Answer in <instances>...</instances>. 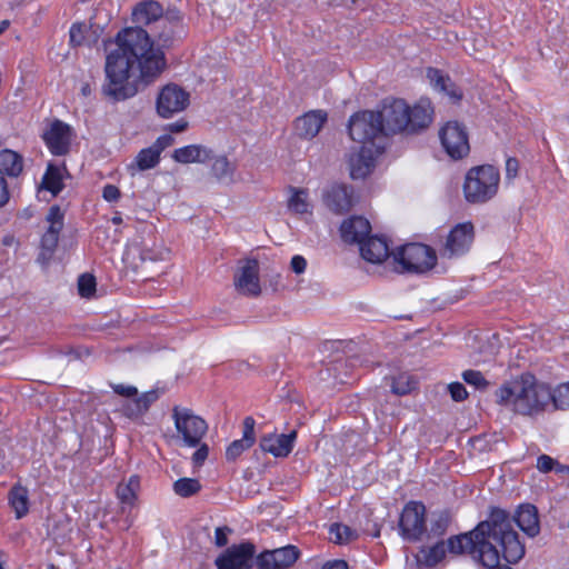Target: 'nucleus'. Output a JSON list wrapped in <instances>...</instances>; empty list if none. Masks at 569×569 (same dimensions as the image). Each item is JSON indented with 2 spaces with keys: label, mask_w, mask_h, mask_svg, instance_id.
I'll use <instances>...</instances> for the list:
<instances>
[{
  "label": "nucleus",
  "mask_w": 569,
  "mask_h": 569,
  "mask_svg": "<svg viewBox=\"0 0 569 569\" xmlns=\"http://www.w3.org/2000/svg\"><path fill=\"white\" fill-rule=\"evenodd\" d=\"M116 43L118 48L107 56L103 93L120 101L136 94L139 80L148 82L157 78L166 68V59L140 27L121 30Z\"/></svg>",
  "instance_id": "f257e3e1"
},
{
  "label": "nucleus",
  "mask_w": 569,
  "mask_h": 569,
  "mask_svg": "<svg viewBox=\"0 0 569 569\" xmlns=\"http://www.w3.org/2000/svg\"><path fill=\"white\" fill-rule=\"evenodd\" d=\"M446 542L447 552L452 556L470 555L480 560V555L493 542L499 545L502 557L509 563L518 562L525 555V546L512 529L508 513L502 509H492L489 518L473 530L450 537Z\"/></svg>",
  "instance_id": "f03ea898"
},
{
  "label": "nucleus",
  "mask_w": 569,
  "mask_h": 569,
  "mask_svg": "<svg viewBox=\"0 0 569 569\" xmlns=\"http://www.w3.org/2000/svg\"><path fill=\"white\" fill-rule=\"evenodd\" d=\"M497 402L515 413L535 416L542 412L551 400V389L532 375L525 373L502 385L496 391Z\"/></svg>",
  "instance_id": "7ed1b4c3"
},
{
  "label": "nucleus",
  "mask_w": 569,
  "mask_h": 569,
  "mask_svg": "<svg viewBox=\"0 0 569 569\" xmlns=\"http://www.w3.org/2000/svg\"><path fill=\"white\" fill-rule=\"evenodd\" d=\"M377 112L385 134L417 133L431 123L433 108L428 99L412 107L403 99H386Z\"/></svg>",
  "instance_id": "20e7f679"
},
{
  "label": "nucleus",
  "mask_w": 569,
  "mask_h": 569,
  "mask_svg": "<svg viewBox=\"0 0 569 569\" xmlns=\"http://www.w3.org/2000/svg\"><path fill=\"white\" fill-rule=\"evenodd\" d=\"M499 170L490 164L471 168L465 178L463 194L469 203H486L498 192Z\"/></svg>",
  "instance_id": "39448f33"
},
{
  "label": "nucleus",
  "mask_w": 569,
  "mask_h": 569,
  "mask_svg": "<svg viewBox=\"0 0 569 569\" xmlns=\"http://www.w3.org/2000/svg\"><path fill=\"white\" fill-rule=\"evenodd\" d=\"M172 419L178 437L187 447H198L208 431V423L189 408L174 406Z\"/></svg>",
  "instance_id": "423d86ee"
},
{
  "label": "nucleus",
  "mask_w": 569,
  "mask_h": 569,
  "mask_svg": "<svg viewBox=\"0 0 569 569\" xmlns=\"http://www.w3.org/2000/svg\"><path fill=\"white\" fill-rule=\"evenodd\" d=\"M393 260L399 264L401 271L423 273L435 267L437 256L429 246L409 243L395 252Z\"/></svg>",
  "instance_id": "0eeeda50"
},
{
  "label": "nucleus",
  "mask_w": 569,
  "mask_h": 569,
  "mask_svg": "<svg viewBox=\"0 0 569 569\" xmlns=\"http://www.w3.org/2000/svg\"><path fill=\"white\" fill-rule=\"evenodd\" d=\"M349 136L350 138L363 144H378L376 139L385 134L378 112L361 111L355 113L349 119Z\"/></svg>",
  "instance_id": "6e6552de"
},
{
  "label": "nucleus",
  "mask_w": 569,
  "mask_h": 569,
  "mask_svg": "<svg viewBox=\"0 0 569 569\" xmlns=\"http://www.w3.org/2000/svg\"><path fill=\"white\" fill-rule=\"evenodd\" d=\"M441 144L447 154L455 159H462L470 151L466 127L458 121H448L439 131Z\"/></svg>",
  "instance_id": "1a4fd4ad"
},
{
  "label": "nucleus",
  "mask_w": 569,
  "mask_h": 569,
  "mask_svg": "<svg viewBox=\"0 0 569 569\" xmlns=\"http://www.w3.org/2000/svg\"><path fill=\"white\" fill-rule=\"evenodd\" d=\"M399 529L401 536L417 541L426 531V507L418 501L408 502L400 515Z\"/></svg>",
  "instance_id": "9d476101"
},
{
  "label": "nucleus",
  "mask_w": 569,
  "mask_h": 569,
  "mask_svg": "<svg viewBox=\"0 0 569 569\" xmlns=\"http://www.w3.org/2000/svg\"><path fill=\"white\" fill-rule=\"evenodd\" d=\"M190 102L189 93L177 84L164 86L157 98V113L164 119L183 111Z\"/></svg>",
  "instance_id": "9b49d317"
},
{
  "label": "nucleus",
  "mask_w": 569,
  "mask_h": 569,
  "mask_svg": "<svg viewBox=\"0 0 569 569\" xmlns=\"http://www.w3.org/2000/svg\"><path fill=\"white\" fill-rule=\"evenodd\" d=\"M380 144H361L349 156V168L352 179H363L375 168L376 158L382 152Z\"/></svg>",
  "instance_id": "f8f14e48"
},
{
  "label": "nucleus",
  "mask_w": 569,
  "mask_h": 569,
  "mask_svg": "<svg viewBox=\"0 0 569 569\" xmlns=\"http://www.w3.org/2000/svg\"><path fill=\"white\" fill-rule=\"evenodd\" d=\"M254 552L250 542L233 545L216 559V566L218 569H250Z\"/></svg>",
  "instance_id": "ddd939ff"
},
{
  "label": "nucleus",
  "mask_w": 569,
  "mask_h": 569,
  "mask_svg": "<svg viewBox=\"0 0 569 569\" xmlns=\"http://www.w3.org/2000/svg\"><path fill=\"white\" fill-rule=\"evenodd\" d=\"M473 241V226L470 222L458 223L449 232L441 256L453 258L466 253Z\"/></svg>",
  "instance_id": "4468645a"
},
{
  "label": "nucleus",
  "mask_w": 569,
  "mask_h": 569,
  "mask_svg": "<svg viewBox=\"0 0 569 569\" xmlns=\"http://www.w3.org/2000/svg\"><path fill=\"white\" fill-rule=\"evenodd\" d=\"M299 550L295 546H286L274 550H267L257 558L259 569H288L298 559Z\"/></svg>",
  "instance_id": "2eb2a0df"
},
{
  "label": "nucleus",
  "mask_w": 569,
  "mask_h": 569,
  "mask_svg": "<svg viewBox=\"0 0 569 569\" xmlns=\"http://www.w3.org/2000/svg\"><path fill=\"white\" fill-rule=\"evenodd\" d=\"M236 289L244 296L257 297L261 292L259 281V264L254 259H248L234 276Z\"/></svg>",
  "instance_id": "dca6fc26"
},
{
  "label": "nucleus",
  "mask_w": 569,
  "mask_h": 569,
  "mask_svg": "<svg viewBox=\"0 0 569 569\" xmlns=\"http://www.w3.org/2000/svg\"><path fill=\"white\" fill-rule=\"evenodd\" d=\"M43 139L52 154L64 156L70 149L72 129L69 124L56 120L43 133Z\"/></svg>",
  "instance_id": "f3484780"
},
{
  "label": "nucleus",
  "mask_w": 569,
  "mask_h": 569,
  "mask_svg": "<svg viewBox=\"0 0 569 569\" xmlns=\"http://www.w3.org/2000/svg\"><path fill=\"white\" fill-rule=\"evenodd\" d=\"M327 120L328 113L325 110H311L296 119L295 129L300 138L310 140L320 132Z\"/></svg>",
  "instance_id": "a211bd4d"
},
{
  "label": "nucleus",
  "mask_w": 569,
  "mask_h": 569,
  "mask_svg": "<svg viewBox=\"0 0 569 569\" xmlns=\"http://www.w3.org/2000/svg\"><path fill=\"white\" fill-rule=\"evenodd\" d=\"M323 201L328 209L335 213L348 212L355 203L353 190L351 187L343 184L332 186L325 192Z\"/></svg>",
  "instance_id": "6ab92c4d"
},
{
  "label": "nucleus",
  "mask_w": 569,
  "mask_h": 569,
  "mask_svg": "<svg viewBox=\"0 0 569 569\" xmlns=\"http://www.w3.org/2000/svg\"><path fill=\"white\" fill-rule=\"evenodd\" d=\"M296 436V431L289 435H264L261 437L259 446L262 451L271 453L274 457H287L292 451Z\"/></svg>",
  "instance_id": "aec40b11"
},
{
  "label": "nucleus",
  "mask_w": 569,
  "mask_h": 569,
  "mask_svg": "<svg viewBox=\"0 0 569 569\" xmlns=\"http://www.w3.org/2000/svg\"><path fill=\"white\" fill-rule=\"evenodd\" d=\"M371 231L370 222L363 217H351L345 220L340 227L343 241L361 246Z\"/></svg>",
  "instance_id": "412c9836"
},
{
  "label": "nucleus",
  "mask_w": 569,
  "mask_h": 569,
  "mask_svg": "<svg viewBox=\"0 0 569 569\" xmlns=\"http://www.w3.org/2000/svg\"><path fill=\"white\" fill-rule=\"evenodd\" d=\"M256 420L252 417H246L243 420V430L241 439L233 440L226 450V459L236 461L246 450L256 442Z\"/></svg>",
  "instance_id": "4be33fe9"
},
{
  "label": "nucleus",
  "mask_w": 569,
  "mask_h": 569,
  "mask_svg": "<svg viewBox=\"0 0 569 569\" xmlns=\"http://www.w3.org/2000/svg\"><path fill=\"white\" fill-rule=\"evenodd\" d=\"M171 158L182 164L208 163L212 158V149L208 146L193 143L176 149Z\"/></svg>",
  "instance_id": "5701e85b"
},
{
  "label": "nucleus",
  "mask_w": 569,
  "mask_h": 569,
  "mask_svg": "<svg viewBox=\"0 0 569 569\" xmlns=\"http://www.w3.org/2000/svg\"><path fill=\"white\" fill-rule=\"evenodd\" d=\"M159 398L157 390L147 391L140 396L130 398L122 405L121 411L130 419L142 417Z\"/></svg>",
  "instance_id": "b1692460"
},
{
  "label": "nucleus",
  "mask_w": 569,
  "mask_h": 569,
  "mask_svg": "<svg viewBox=\"0 0 569 569\" xmlns=\"http://www.w3.org/2000/svg\"><path fill=\"white\" fill-rule=\"evenodd\" d=\"M518 527L530 538L540 532L538 510L533 505L519 506L513 517Z\"/></svg>",
  "instance_id": "393cba45"
},
{
  "label": "nucleus",
  "mask_w": 569,
  "mask_h": 569,
  "mask_svg": "<svg viewBox=\"0 0 569 569\" xmlns=\"http://www.w3.org/2000/svg\"><path fill=\"white\" fill-rule=\"evenodd\" d=\"M208 163H210L211 176L218 182L232 183L234 181L237 166L226 154H216L212 150V158Z\"/></svg>",
  "instance_id": "a878e982"
},
{
  "label": "nucleus",
  "mask_w": 569,
  "mask_h": 569,
  "mask_svg": "<svg viewBox=\"0 0 569 569\" xmlns=\"http://www.w3.org/2000/svg\"><path fill=\"white\" fill-rule=\"evenodd\" d=\"M360 252L365 260L372 263H381L389 257V246L383 238L368 237L367 240L361 243Z\"/></svg>",
  "instance_id": "bb28decb"
},
{
  "label": "nucleus",
  "mask_w": 569,
  "mask_h": 569,
  "mask_svg": "<svg viewBox=\"0 0 569 569\" xmlns=\"http://www.w3.org/2000/svg\"><path fill=\"white\" fill-rule=\"evenodd\" d=\"M427 78L435 90L446 93L452 101L456 102L462 98L461 91L440 70L429 68L427 70Z\"/></svg>",
  "instance_id": "cd10ccee"
},
{
  "label": "nucleus",
  "mask_w": 569,
  "mask_h": 569,
  "mask_svg": "<svg viewBox=\"0 0 569 569\" xmlns=\"http://www.w3.org/2000/svg\"><path fill=\"white\" fill-rule=\"evenodd\" d=\"M163 14L161 4L153 0L138 3L132 11V19L139 24H149L160 19Z\"/></svg>",
  "instance_id": "c85d7f7f"
},
{
  "label": "nucleus",
  "mask_w": 569,
  "mask_h": 569,
  "mask_svg": "<svg viewBox=\"0 0 569 569\" xmlns=\"http://www.w3.org/2000/svg\"><path fill=\"white\" fill-rule=\"evenodd\" d=\"M23 170V158L10 149L0 150V174L16 178Z\"/></svg>",
  "instance_id": "c756f323"
},
{
  "label": "nucleus",
  "mask_w": 569,
  "mask_h": 569,
  "mask_svg": "<svg viewBox=\"0 0 569 569\" xmlns=\"http://www.w3.org/2000/svg\"><path fill=\"white\" fill-rule=\"evenodd\" d=\"M446 542L442 540L432 546L421 547L416 558L418 565L431 568L441 562L446 558Z\"/></svg>",
  "instance_id": "7c9ffc66"
},
{
  "label": "nucleus",
  "mask_w": 569,
  "mask_h": 569,
  "mask_svg": "<svg viewBox=\"0 0 569 569\" xmlns=\"http://www.w3.org/2000/svg\"><path fill=\"white\" fill-rule=\"evenodd\" d=\"M140 490V478L138 476H131L128 481L120 482L117 486V498L119 499L120 503L122 505V509H126L127 507L131 508L133 507L137 498L138 492Z\"/></svg>",
  "instance_id": "2f4dec72"
},
{
  "label": "nucleus",
  "mask_w": 569,
  "mask_h": 569,
  "mask_svg": "<svg viewBox=\"0 0 569 569\" xmlns=\"http://www.w3.org/2000/svg\"><path fill=\"white\" fill-rule=\"evenodd\" d=\"M64 166L49 164L42 178V188L57 196L63 189Z\"/></svg>",
  "instance_id": "473e14b6"
},
{
  "label": "nucleus",
  "mask_w": 569,
  "mask_h": 569,
  "mask_svg": "<svg viewBox=\"0 0 569 569\" xmlns=\"http://www.w3.org/2000/svg\"><path fill=\"white\" fill-rule=\"evenodd\" d=\"M180 22V16L178 13L170 16H167L163 23V31L159 33L158 41L163 47H169L172 44L173 40L177 37H180L182 33V27L179 24Z\"/></svg>",
  "instance_id": "72a5a7b5"
},
{
  "label": "nucleus",
  "mask_w": 569,
  "mask_h": 569,
  "mask_svg": "<svg viewBox=\"0 0 569 569\" xmlns=\"http://www.w3.org/2000/svg\"><path fill=\"white\" fill-rule=\"evenodd\" d=\"M290 197L288 199V209L296 214H305L310 212L311 204L309 201V192L307 189L290 187Z\"/></svg>",
  "instance_id": "f704fd0d"
},
{
  "label": "nucleus",
  "mask_w": 569,
  "mask_h": 569,
  "mask_svg": "<svg viewBox=\"0 0 569 569\" xmlns=\"http://www.w3.org/2000/svg\"><path fill=\"white\" fill-rule=\"evenodd\" d=\"M160 161V156L150 146L140 150L137 154L134 162L130 164V169L137 168L139 171H144L154 168Z\"/></svg>",
  "instance_id": "c9c22d12"
},
{
  "label": "nucleus",
  "mask_w": 569,
  "mask_h": 569,
  "mask_svg": "<svg viewBox=\"0 0 569 569\" xmlns=\"http://www.w3.org/2000/svg\"><path fill=\"white\" fill-rule=\"evenodd\" d=\"M10 503L17 518H22L29 511L28 490L23 487H14L10 491Z\"/></svg>",
  "instance_id": "e433bc0d"
},
{
  "label": "nucleus",
  "mask_w": 569,
  "mask_h": 569,
  "mask_svg": "<svg viewBox=\"0 0 569 569\" xmlns=\"http://www.w3.org/2000/svg\"><path fill=\"white\" fill-rule=\"evenodd\" d=\"M329 535L330 540L339 545L350 542L358 537L356 530L341 523L331 525L329 529Z\"/></svg>",
  "instance_id": "4c0bfd02"
},
{
  "label": "nucleus",
  "mask_w": 569,
  "mask_h": 569,
  "mask_svg": "<svg viewBox=\"0 0 569 569\" xmlns=\"http://www.w3.org/2000/svg\"><path fill=\"white\" fill-rule=\"evenodd\" d=\"M168 251L163 248H146V247H131L127 251V257L139 254L142 261H158L163 260L167 256Z\"/></svg>",
  "instance_id": "58836bf2"
},
{
  "label": "nucleus",
  "mask_w": 569,
  "mask_h": 569,
  "mask_svg": "<svg viewBox=\"0 0 569 569\" xmlns=\"http://www.w3.org/2000/svg\"><path fill=\"white\" fill-rule=\"evenodd\" d=\"M498 546L495 542L488 550L482 551L479 562L487 569H511L509 566H500L502 550H499Z\"/></svg>",
  "instance_id": "ea45409f"
},
{
  "label": "nucleus",
  "mask_w": 569,
  "mask_h": 569,
  "mask_svg": "<svg viewBox=\"0 0 569 569\" xmlns=\"http://www.w3.org/2000/svg\"><path fill=\"white\" fill-rule=\"evenodd\" d=\"M200 489V482L193 478H181L173 483V491L183 498L196 495Z\"/></svg>",
  "instance_id": "a19ab883"
},
{
  "label": "nucleus",
  "mask_w": 569,
  "mask_h": 569,
  "mask_svg": "<svg viewBox=\"0 0 569 569\" xmlns=\"http://www.w3.org/2000/svg\"><path fill=\"white\" fill-rule=\"evenodd\" d=\"M416 380L409 373H399L392 379V392L399 396L408 395L416 388Z\"/></svg>",
  "instance_id": "79ce46f5"
},
{
  "label": "nucleus",
  "mask_w": 569,
  "mask_h": 569,
  "mask_svg": "<svg viewBox=\"0 0 569 569\" xmlns=\"http://www.w3.org/2000/svg\"><path fill=\"white\" fill-rule=\"evenodd\" d=\"M63 217L64 214L61 211L60 207L52 206L47 214V222L49 223V227L46 233L59 237L60 231L63 228Z\"/></svg>",
  "instance_id": "37998d69"
},
{
  "label": "nucleus",
  "mask_w": 569,
  "mask_h": 569,
  "mask_svg": "<svg viewBox=\"0 0 569 569\" xmlns=\"http://www.w3.org/2000/svg\"><path fill=\"white\" fill-rule=\"evenodd\" d=\"M451 517L448 511H440L433 515L430 523V532L433 536H442L449 528Z\"/></svg>",
  "instance_id": "c03bdc74"
},
{
  "label": "nucleus",
  "mask_w": 569,
  "mask_h": 569,
  "mask_svg": "<svg viewBox=\"0 0 569 569\" xmlns=\"http://www.w3.org/2000/svg\"><path fill=\"white\" fill-rule=\"evenodd\" d=\"M556 408H569V381L560 383L553 391H551V400Z\"/></svg>",
  "instance_id": "a18cd8bd"
},
{
  "label": "nucleus",
  "mask_w": 569,
  "mask_h": 569,
  "mask_svg": "<svg viewBox=\"0 0 569 569\" xmlns=\"http://www.w3.org/2000/svg\"><path fill=\"white\" fill-rule=\"evenodd\" d=\"M462 379L466 383L473 386L478 390H486L489 387V381L478 370L463 371Z\"/></svg>",
  "instance_id": "49530a36"
},
{
  "label": "nucleus",
  "mask_w": 569,
  "mask_h": 569,
  "mask_svg": "<svg viewBox=\"0 0 569 569\" xmlns=\"http://www.w3.org/2000/svg\"><path fill=\"white\" fill-rule=\"evenodd\" d=\"M79 295L90 298L96 291V278L92 274L83 273L78 279Z\"/></svg>",
  "instance_id": "de8ad7c7"
},
{
  "label": "nucleus",
  "mask_w": 569,
  "mask_h": 569,
  "mask_svg": "<svg viewBox=\"0 0 569 569\" xmlns=\"http://www.w3.org/2000/svg\"><path fill=\"white\" fill-rule=\"evenodd\" d=\"M84 31H86V24H83V23H73L71 26L69 36H70V43L73 47L83 44Z\"/></svg>",
  "instance_id": "09e8293b"
},
{
  "label": "nucleus",
  "mask_w": 569,
  "mask_h": 569,
  "mask_svg": "<svg viewBox=\"0 0 569 569\" xmlns=\"http://www.w3.org/2000/svg\"><path fill=\"white\" fill-rule=\"evenodd\" d=\"M58 242H59V237L44 232V234L42 236V239H41V249H42L43 253L46 252L49 256H51L53 253V251L56 250Z\"/></svg>",
  "instance_id": "8fccbe9b"
},
{
  "label": "nucleus",
  "mask_w": 569,
  "mask_h": 569,
  "mask_svg": "<svg viewBox=\"0 0 569 569\" xmlns=\"http://www.w3.org/2000/svg\"><path fill=\"white\" fill-rule=\"evenodd\" d=\"M448 390L450 392L452 400L455 401H463L468 397V392L465 386L460 382H451L448 386Z\"/></svg>",
  "instance_id": "3c124183"
},
{
  "label": "nucleus",
  "mask_w": 569,
  "mask_h": 569,
  "mask_svg": "<svg viewBox=\"0 0 569 569\" xmlns=\"http://www.w3.org/2000/svg\"><path fill=\"white\" fill-rule=\"evenodd\" d=\"M112 390L124 398H132L138 395V389L133 386L123 385V383H113L111 385Z\"/></svg>",
  "instance_id": "603ef678"
},
{
  "label": "nucleus",
  "mask_w": 569,
  "mask_h": 569,
  "mask_svg": "<svg viewBox=\"0 0 569 569\" xmlns=\"http://www.w3.org/2000/svg\"><path fill=\"white\" fill-rule=\"evenodd\" d=\"M196 448L197 450L192 455V462L196 466H201L208 458L209 447L200 441V445Z\"/></svg>",
  "instance_id": "864d4df0"
},
{
  "label": "nucleus",
  "mask_w": 569,
  "mask_h": 569,
  "mask_svg": "<svg viewBox=\"0 0 569 569\" xmlns=\"http://www.w3.org/2000/svg\"><path fill=\"white\" fill-rule=\"evenodd\" d=\"M558 465L557 461L547 455H541L537 459V469L541 472H549Z\"/></svg>",
  "instance_id": "5fc2aeb1"
},
{
  "label": "nucleus",
  "mask_w": 569,
  "mask_h": 569,
  "mask_svg": "<svg viewBox=\"0 0 569 569\" xmlns=\"http://www.w3.org/2000/svg\"><path fill=\"white\" fill-rule=\"evenodd\" d=\"M174 142V139L172 136L170 134H163V136H160L156 141L151 146L156 151L157 153L160 156L161 152L170 147L172 143Z\"/></svg>",
  "instance_id": "6e6d98bb"
},
{
  "label": "nucleus",
  "mask_w": 569,
  "mask_h": 569,
  "mask_svg": "<svg viewBox=\"0 0 569 569\" xmlns=\"http://www.w3.org/2000/svg\"><path fill=\"white\" fill-rule=\"evenodd\" d=\"M121 193L114 184H107L103 187L102 197L108 202H114L120 198Z\"/></svg>",
  "instance_id": "4d7b16f0"
},
{
  "label": "nucleus",
  "mask_w": 569,
  "mask_h": 569,
  "mask_svg": "<svg viewBox=\"0 0 569 569\" xmlns=\"http://www.w3.org/2000/svg\"><path fill=\"white\" fill-rule=\"evenodd\" d=\"M231 532V529L228 527H218L214 532V543L218 547H223L228 543V535Z\"/></svg>",
  "instance_id": "13d9d810"
},
{
  "label": "nucleus",
  "mask_w": 569,
  "mask_h": 569,
  "mask_svg": "<svg viewBox=\"0 0 569 569\" xmlns=\"http://www.w3.org/2000/svg\"><path fill=\"white\" fill-rule=\"evenodd\" d=\"M519 162L516 158H508L506 161V178L513 179L517 177Z\"/></svg>",
  "instance_id": "bf43d9fd"
},
{
  "label": "nucleus",
  "mask_w": 569,
  "mask_h": 569,
  "mask_svg": "<svg viewBox=\"0 0 569 569\" xmlns=\"http://www.w3.org/2000/svg\"><path fill=\"white\" fill-rule=\"evenodd\" d=\"M306 267H307V261L306 259L302 257V256H293L292 259H291V269L300 274L302 272H305L306 270Z\"/></svg>",
  "instance_id": "052dcab7"
},
{
  "label": "nucleus",
  "mask_w": 569,
  "mask_h": 569,
  "mask_svg": "<svg viewBox=\"0 0 569 569\" xmlns=\"http://www.w3.org/2000/svg\"><path fill=\"white\" fill-rule=\"evenodd\" d=\"M10 198L8 183L4 177L0 174V207L4 206Z\"/></svg>",
  "instance_id": "680f3d73"
},
{
  "label": "nucleus",
  "mask_w": 569,
  "mask_h": 569,
  "mask_svg": "<svg viewBox=\"0 0 569 569\" xmlns=\"http://www.w3.org/2000/svg\"><path fill=\"white\" fill-rule=\"evenodd\" d=\"M187 128H188V122L182 119H180L173 123H170L167 127V129L170 132H174V133L183 132Z\"/></svg>",
  "instance_id": "e2e57ef3"
},
{
  "label": "nucleus",
  "mask_w": 569,
  "mask_h": 569,
  "mask_svg": "<svg viewBox=\"0 0 569 569\" xmlns=\"http://www.w3.org/2000/svg\"><path fill=\"white\" fill-rule=\"evenodd\" d=\"M321 569H348V566L347 562L342 560H336L332 562H327Z\"/></svg>",
  "instance_id": "0e129e2a"
},
{
  "label": "nucleus",
  "mask_w": 569,
  "mask_h": 569,
  "mask_svg": "<svg viewBox=\"0 0 569 569\" xmlns=\"http://www.w3.org/2000/svg\"><path fill=\"white\" fill-rule=\"evenodd\" d=\"M9 27V21L3 20L0 22V34Z\"/></svg>",
  "instance_id": "69168bd1"
},
{
  "label": "nucleus",
  "mask_w": 569,
  "mask_h": 569,
  "mask_svg": "<svg viewBox=\"0 0 569 569\" xmlns=\"http://www.w3.org/2000/svg\"><path fill=\"white\" fill-rule=\"evenodd\" d=\"M121 221H122L121 217H113L112 218V222L116 223V224L120 223Z\"/></svg>",
  "instance_id": "338daca9"
},
{
  "label": "nucleus",
  "mask_w": 569,
  "mask_h": 569,
  "mask_svg": "<svg viewBox=\"0 0 569 569\" xmlns=\"http://www.w3.org/2000/svg\"><path fill=\"white\" fill-rule=\"evenodd\" d=\"M3 565H4V561L2 560V556L0 555V569H4Z\"/></svg>",
  "instance_id": "774afa93"
}]
</instances>
